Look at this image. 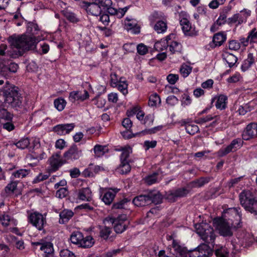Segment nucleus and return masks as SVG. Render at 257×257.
<instances>
[{
	"instance_id": "nucleus-10",
	"label": "nucleus",
	"mask_w": 257,
	"mask_h": 257,
	"mask_svg": "<svg viewBox=\"0 0 257 257\" xmlns=\"http://www.w3.org/2000/svg\"><path fill=\"white\" fill-rule=\"evenodd\" d=\"M113 226L114 231L120 234L123 232L128 227L130 222L126 214L119 215L117 217H112L110 219Z\"/></svg>"
},
{
	"instance_id": "nucleus-62",
	"label": "nucleus",
	"mask_w": 257,
	"mask_h": 257,
	"mask_svg": "<svg viewBox=\"0 0 257 257\" xmlns=\"http://www.w3.org/2000/svg\"><path fill=\"white\" fill-rule=\"evenodd\" d=\"M226 14L224 12H222L220 14L219 17L215 22V23L217 25L219 26L224 25L227 21V20H226Z\"/></svg>"
},
{
	"instance_id": "nucleus-3",
	"label": "nucleus",
	"mask_w": 257,
	"mask_h": 257,
	"mask_svg": "<svg viewBox=\"0 0 257 257\" xmlns=\"http://www.w3.org/2000/svg\"><path fill=\"white\" fill-rule=\"evenodd\" d=\"M239 200L244 210L257 218V197L255 193L250 190L244 189L239 195Z\"/></svg>"
},
{
	"instance_id": "nucleus-26",
	"label": "nucleus",
	"mask_w": 257,
	"mask_h": 257,
	"mask_svg": "<svg viewBox=\"0 0 257 257\" xmlns=\"http://www.w3.org/2000/svg\"><path fill=\"white\" fill-rule=\"evenodd\" d=\"M18 183L17 181H15L13 178H11V182L5 187L4 190L2 192V196L7 197L12 195L17 189Z\"/></svg>"
},
{
	"instance_id": "nucleus-49",
	"label": "nucleus",
	"mask_w": 257,
	"mask_h": 257,
	"mask_svg": "<svg viewBox=\"0 0 257 257\" xmlns=\"http://www.w3.org/2000/svg\"><path fill=\"white\" fill-rule=\"evenodd\" d=\"M13 114L9 112L6 109L0 107V120L11 121Z\"/></svg>"
},
{
	"instance_id": "nucleus-6",
	"label": "nucleus",
	"mask_w": 257,
	"mask_h": 257,
	"mask_svg": "<svg viewBox=\"0 0 257 257\" xmlns=\"http://www.w3.org/2000/svg\"><path fill=\"white\" fill-rule=\"evenodd\" d=\"M213 226L217 229L220 235L223 237H230L233 235L231 228H233L231 222L222 215L213 219Z\"/></svg>"
},
{
	"instance_id": "nucleus-18",
	"label": "nucleus",
	"mask_w": 257,
	"mask_h": 257,
	"mask_svg": "<svg viewBox=\"0 0 257 257\" xmlns=\"http://www.w3.org/2000/svg\"><path fill=\"white\" fill-rule=\"evenodd\" d=\"M120 190L119 189L117 188H109L104 193L103 195H101L102 201L105 203V205H109L113 201L116 194Z\"/></svg>"
},
{
	"instance_id": "nucleus-46",
	"label": "nucleus",
	"mask_w": 257,
	"mask_h": 257,
	"mask_svg": "<svg viewBox=\"0 0 257 257\" xmlns=\"http://www.w3.org/2000/svg\"><path fill=\"white\" fill-rule=\"evenodd\" d=\"M168 47H169V51L172 54L181 53L182 46L180 43L173 41L170 42V45Z\"/></svg>"
},
{
	"instance_id": "nucleus-39",
	"label": "nucleus",
	"mask_w": 257,
	"mask_h": 257,
	"mask_svg": "<svg viewBox=\"0 0 257 257\" xmlns=\"http://www.w3.org/2000/svg\"><path fill=\"white\" fill-rule=\"evenodd\" d=\"M166 19L164 13L161 11L154 12L150 17V25H153L154 23Z\"/></svg>"
},
{
	"instance_id": "nucleus-55",
	"label": "nucleus",
	"mask_w": 257,
	"mask_h": 257,
	"mask_svg": "<svg viewBox=\"0 0 257 257\" xmlns=\"http://www.w3.org/2000/svg\"><path fill=\"white\" fill-rule=\"evenodd\" d=\"M0 221H2V224L5 227L8 226L12 223L15 224L16 222V220L14 219H11L8 215H3L2 216V219Z\"/></svg>"
},
{
	"instance_id": "nucleus-44",
	"label": "nucleus",
	"mask_w": 257,
	"mask_h": 257,
	"mask_svg": "<svg viewBox=\"0 0 257 257\" xmlns=\"http://www.w3.org/2000/svg\"><path fill=\"white\" fill-rule=\"evenodd\" d=\"M174 36V34H171L167 36L166 38V42H156L155 44V48L158 51H162L164 49L166 48V47L168 46L171 42H169L171 40L172 37Z\"/></svg>"
},
{
	"instance_id": "nucleus-22",
	"label": "nucleus",
	"mask_w": 257,
	"mask_h": 257,
	"mask_svg": "<svg viewBox=\"0 0 257 257\" xmlns=\"http://www.w3.org/2000/svg\"><path fill=\"white\" fill-rule=\"evenodd\" d=\"M188 16L185 14L183 17L180 20V24L182 26V29L185 35L193 36L195 35L194 33L191 31L192 26L189 20L188 19Z\"/></svg>"
},
{
	"instance_id": "nucleus-61",
	"label": "nucleus",
	"mask_w": 257,
	"mask_h": 257,
	"mask_svg": "<svg viewBox=\"0 0 257 257\" xmlns=\"http://www.w3.org/2000/svg\"><path fill=\"white\" fill-rule=\"evenodd\" d=\"M111 233L110 229L107 227L104 226L102 228L99 232V236L101 238L104 239H107Z\"/></svg>"
},
{
	"instance_id": "nucleus-14",
	"label": "nucleus",
	"mask_w": 257,
	"mask_h": 257,
	"mask_svg": "<svg viewBox=\"0 0 257 257\" xmlns=\"http://www.w3.org/2000/svg\"><path fill=\"white\" fill-rule=\"evenodd\" d=\"M244 141H248L257 138V123L252 122L248 124L241 133Z\"/></svg>"
},
{
	"instance_id": "nucleus-34",
	"label": "nucleus",
	"mask_w": 257,
	"mask_h": 257,
	"mask_svg": "<svg viewBox=\"0 0 257 257\" xmlns=\"http://www.w3.org/2000/svg\"><path fill=\"white\" fill-rule=\"evenodd\" d=\"M131 199L129 198H123L117 202H114L111 207L112 210L114 209H126L128 204L131 202Z\"/></svg>"
},
{
	"instance_id": "nucleus-24",
	"label": "nucleus",
	"mask_w": 257,
	"mask_h": 257,
	"mask_svg": "<svg viewBox=\"0 0 257 257\" xmlns=\"http://www.w3.org/2000/svg\"><path fill=\"white\" fill-rule=\"evenodd\" d=\"M81 156V151L78 150L75 144L73 145L70 149L64 154V157L67 160H77Z\"/></svg>"
},
{
	"instance_id": "nucleus-8",
	"label": "nucleus",
	"mask_w": 257,
	"mask_h": 257,
	"mask_svg": "<svg viewBox=\"0 0 257 257\" xmlns=\"http://www.w3.org/2000/svg\"><path fill=\"white\" fill-rule=\"evenodd\" d=\"M242 138H237L233 139L230 143L225 148L220 149L216 153V156L218 158H222L231 152H235L240 149L243 145Z\"/></svg>"
},
{
	"instance_id": "nucleus-60",
	"label": "nucleus",
	"mask_w": 257,
	"mask_h": 257,
	"mask_svg": "<svg viewBox=\"0 0 257 257\" xmlns=\"http://www.w3.org/2000/svg\"><path fill=\"white\" fill-rule=\"evenodd\" d=\"M68 194V190L66 188L61 187L59 188L56 192V197L59 198H63L66 197Z\"/></svg>"
},
{
	"instance_id": "nucleus-20",
	"label": "nucleus",
	"mask_w": 257,
	"mask_h": 257,
	"mask_svg": "<svg viewBox=\"0 0 257 257\" xmlns=\"http://www.w3.org/2000/svg\"><path fill=\"white\" fill-rule=\"evenodd\" d=\"M62 15L69 23L76 24L81 21L79 16L71 10L65 8L62 13Z\"/></svg>"
},
{
	"instance_id": "nucleus-35",
	"label": "nucleus",
	"mask_w": 257,
	"mask_h": 257,
	"mask_svg": "<svg viewBox=\"0 0 257 257\" xmlns=\"http://www.w3.org/2000/svg\"><path fill=\"white\" fill-rule=\"evenodd\" d=\"M254 63V58L252 53H249L247 55V58L244 60L241 66V70L243 72H245L248 70L252 65Z\"/></svg>"
},
{
	"instance_id": "nucleus-63",
	"label": "nucleus",
	"mask_w": 257,
	"mask_h": 257,
	"mask_svg": "<svg viewBox=\"0 0 257 257\" xmlns=\"http://www.w3.org/2000/svg\"><path fill=\"white\" fill-rule=\"evenodd\" d=\"M240 48V43L238 41L232 40L228 42V48L231 50H238Z\"/></svg>"
},
{
	"instance_id": "nucleus-13",
	"label": "nucleus",
	"mask_w": 257,
	"mask_h": 257,
	"mask_svg": "<svg viewBox=\"0 0 257 257\" xmlns=\"http://www.w3.org/2000/svg\"><path fill=\"white\" fill-rule=\"evenodd\" d=\"M170 252L176 257H187L188 249L184 244L177 239H173Z\"/></svg>"
},
{
	"instance_id": "nucleus-53",
	"label": "nucleus",
	"mask_w": 257,
	"mask_h": 257,
	"mask_svg": "<svg viewBox=\"0 0 257 257\" xmlns=\"http://www.w3.org/2000/svg\"><path fill=\"white\" fill-rule=\"evenodd\" d=\"M7 78L10 76L12 73H16L18 69V65L15 63L11 62L9 64L8 62H7Z\"/></svg>"
},
{
	"instance_id": "nucleus-23",
	"label": "nucleus",
	"mask_w": 257,
	"mask_h": 257,
	"mask_svg": "<svg viewBox=\"0 0 257 257\" xmlns=\"http://www.w3.org/2000/svg\"><path fill=\"white\" fill-rule=\"evenodd\" d=\"M124 25L125 28L133 34H138L140 32L141 27L136 19L126 17L124 20Z\"/></svg>"
},
{
	"instance_id": "nucleus-27",
	"label": "nucleus",
	"mask_w": 257,
	"mask_h": 257,
	"mask_svg": "<svg viewBox=\"0 0 257 257\" xmlns=\"http://www.w3.org/2000/svg\"><path fill=\"white\" fill-rule=\"evenodd\" d=\"M216 99L215 105L217 109L224 110L227 107L228 97L224 94H220L212 99L211 103Z\"/></svg>"
},
{
	"instance_id": "nucleus-47",
	"label": "nucleus",
	"mask_w": 257,
	"mask_h": 257,
	"mask_svg": "<svg viewBox=\"0 0 257 257\" xmlns=\"http://www.w3.org/2000/svg\"><path fill=\"white\" fill-rule=\"evenodd\" d=\"M66 104V101L61 97L55 99L54 101V107L59 111H62L65 107Z\"/></svg>"
},
{
	"instance_id": "nucleus-58",
	"label": "nucleus",
	"mask_w": 257,
	"mask_h": 257,
	"mask_svg": "<svg viewBox=\"0 0 257 257\" xmlns=\"http://www.w3.org/2000/svg\"><path fill=\"white\" fill-rule=\"evenodd\" d=\"M7 61L0 59V76L7 78Z\"/></svg>"
},
{
	"instance_id": "nucleus-51",
	"label": "nucleus",
	"mask_w": 257,
	"mask_h": 257,
	"mask_svg": "<svg viewBox=\"0 0 257 257\" xmlns=\"http://www.w3.org/2000/svg\"><path fill=\"white\" fill-rule=\"evenodd\" d=\"M128 9V7H125L123 8H120L118 10L114 8L115 12L113 11L112 17H114V18H116L117 19L122 18L124 16Z\"/></svg>"
},
{
	"instance_id": "nucleus-19",
	"label": "nucleus",
	"mask_w": 257,
	"mask_h": 257,
	"mask_svg": "<svg viewBox=\"0 0 257 257\" xmlns=\"http://www.w3.org/2000/svg\"><path fill=\"white\" fill-rule=\"evenodd\" d=\"M226 39L227 36L225 32H218L214 35L212 42L209 43V46L212 49L220 47L226 40Z\"/></svg>"
},
{
	"instance_id": "nucleus-50",
	"label": "nucleus",
	"mask_w": 257,
	"mask_h": 257,
	"mask_svg": "<svg viewBox=\"0 0 257 257\" xmlns=\"http://www.w3.org/2000/svg\"><path fill=\"white\" fill-rule=\"evenodd\" d=\"M214 254L216 257H228L229 251L225 247L218 246L214 249Z\"/></svg>"
},
{
	"instance_id": "nucleus-56",
	"label": "nucleus",
	"mask_w": 257,
	"mask_h": 257,
	"mask_svg": "<svg viewBox=\"0 0 257 257\" xmlns=\"http://www.w3.org/2000/svg\"><path fill=\"white\" fill-rule=\"evenodd\" d=\"M154 118L155 117L153 114H148L145 116L142 123L147 127L151 126L153 124Z\"/></svg>"
},
{
	"instance_id": "nucleus-30",
	"label": "nucleus",
	"mask_w": 257,
	"mask_h": 257,
	"mask_svg": "<svg viewBox=\"0 0 257 257\" xmlns=\"http://www.w3.org/2000/svg\"><path fill=\"white\" fill-rule=\"evenodd\" d=\"M66 6V3L61 0H52L49 2V9L54 12H60L62 13Z\"/></svg>"
},
{
	"instance_id": "nucleus-16",
	"label": "nucleus",
	"mask_w": 257,
	"mask_h": 257,
	"mask_svg": "<svg viewBox=\"0 0 257 257\" xmlns=\"http://www.w3.org/2000/svg\"><path fill=\"white\" fill-rule=\"evenodd\" d=\"M209 246L203 244L193 250H188L187 257H209Z\"/></svg>"
},
{
	"instance_id": "nucleus-54",
	"label": "nucleus",
	"mask_w": 257,
	"mask_h": 257,
	"mask_svg": "<svg viewBox=\"0 0 257 257\" xmlns=\"http://www.w3.org/2000/svg\"><path fill=\"white\" fill-rule=\"evenodd\" d=\"M248 39L250 40V44L257 43V29L255 28L252 29L247 34Z\"/></svg>"
},
{
	"instance_id": "nucleus-2",
	"label": "nucleus",
	"mask_w": 257,
	"mask_h": 257,
	"mask_svg": "<svg viewBox=\"0 0 257 257\" xmlns=\"http://www.w3.org/2000/svg\"><path fill=\"white\" fill-rule=\"evenodd\" d=\"M7 85L4 89V101L11 107L16 110L22 109L23 107V97L19 91V89L12 85H10L9 82H6Z\"/></svg>"
},
{
	"instance_id": "nucleus-45",
	"label": "nucleus",
	"mask_w": 257,
	"mask_h": 257,
	"mask_svg": "<svg viewBox=\"0 0 257 257\" xmlns=\"http://www.w3.org/2000/svg\"><path fill=\"white\" fill-rule=\"evenodd\" d=\"M83 234L80 231H77L73 232L70 238L71 243L78 246L81 239H83Z\"/></svg>"
},
{
	"instance_id": "nucleus-17",
	"label": "nucleus",
	"mask_w": 257,
	"mask_h": 257,
	"mask_svg": "<svg viewBox=\"0 0 257 257\" xmlns=\"http://www.w3.org/2000/svg\"><path fill=\"white\" fill-rule=\"evenodd\" d=\"M29 221L40 230L43 228L44 223H46V221L43 216L41 214L36 212L30 215Z\"/></svg>"
},
{
	"instance_id": "nucleus-11",
	"label": "nucleus",
	"mask_w": 257,
	"mask_h": 257,
	"mask_svg": "<svg viewBox=\"0 0 257 257\" xmlns=\"http://www.w3.org/2000/svg\"><path fill=\"white\" fill-rule=\"evenodd\" d=\"M205 226L209 227V229H206L203 228L201 224H196L195 228L197 232L206 243L212 244L214 242L216 237L213 229L209 226L208 224H205Z\"/></svg>"
},
{
	"instance_id": "nucleus-64",
	"label": "nucleus",
	"mask_w": 257,
	"mask_h": 257,
	"mask_svg": "<svg viewBox=\"0 0 257 257\" xmlns=\"http://www.w3.org/2000/svg\"><path fill=\"white\" fill-rule=\"evenodd\" d=\"M179 78L178 74L170 73L167 75L166 79L170 84L174 85L177 82Z\"/></svg>"
},
{
	"instance_id": "nucleus-48",
	"label": "nucleus",
	"mask_w": 257,
	"mask_h": 257,
	"mask_svg": "<svg viewBox=\"0 0 257 257\" xmlns=\"http://www.w3.org/2000/svg\"><path fill=\"white\" fill-rule=\"evenodd\" d=\"M93 150L96 156L101 157L107 152L108 150L106 146L96 145L94 147Z\"/></svg>"
},
{
	"instance_id": "nucleus-59",
	"label": "nucleus",
	"mask_w": 257,
	"mask_h": 257,
	"mask_svg": "<svg viewBox=\"0 0 257 257\" xmlns=\"http://www.w3.org/2000/svg\"><path fill=\"white\" fill-rule=\"evenodd\" d=\"M81 91H73L69 93V100L72 103H74L76 101H79V96Z\"/></svg>"
},
{
	"instance_id": "nucleus-41",
	"label": "nucleus",
	"mask_w": 257,
	"mask_h": 257,
	"mask_svg": "<svg viewBox=\"0 0 257 257\" xmlns=\"http://www.w3.org/2000/svg\"><path fill=\"white\" fill-rule=\"evenodd\" d=\"M124 79V78L120 77L116 87H117V89L124 95H125L128 93V83L127 81Z\"/></svg>"
},
{
	"instance_id": "nucleus-32",
	"label": "nucleus",
	"mask_w": 257,
	"mask_h": 257,
	"mask_svg": "<svg viewBox=\"0 0 257 257\" xmlns=\"http://www.w3.org/2000/svg\"><path fill=\"white\" fill-rule=\"evenodd\" d=\"M154 30L158 34H163L166 32L168 26L167 20H163L159 21L153 23V25H151Z\"/></svg>"
},
{
	"instance_id": "nucleus-36",
	"label": "nucleus",
	"mask_w": 257,
	"mask_h": 257,
	"mask_svg": "<svg viewBox=\"0 0 257 257\" xmlns=\"http://www.w3.org/2000/svg\"><path fill=\"white\" fill-rule=\"evenodd\" d=\"M222 57L230 68L234 66L238 60V58L235 55L226 52H224V53L223 54Z\"/></svg>"
},
{
	"instance_id": "nucleus-1",
	"label": "nucleus",
	"mask_w": 257,
	"mask_h": 257,
	"mask_svg": "<svg viewBox=\"0 0 257 257\" xmlns=\"http://www.w3.org/2000/svg\"><path fill=\"white\" fill-rule=\"evenodd\" d=\"M39 29L37 24L34 22H29L27 25V33L21 36H12L9 38L11 45L17 49L21 55L24 51L34 49L37 41L40 39L36 35Z\"/></svg>"
},
{
	"instance_id": "nucleus-7",
	"label": "nucleus",
	"mask_w": 257,
	"mask_h": 257,
	"mask_svg": "<svg viewBox=\"0 0 257 257\" xmlns=\"http://www.w3.org/2000/svg\"><path fill=\"white\" fill-rule=\"evenodd\" d=\"M95 1L97 2L102 13L99 20L105 26H107L110 21V18L112 17L113 11L115 12L114 8L112 7V2L111 0Z\"/></svg>"
},
{
	"instance_id": "nucleus-52",
	"label": "nucleus",
	"mask_w": 257,
	"mask_h": 257,
	"mask_svg": "<svg viewBox=\"0 0 257 257\" xmlns=\"http://www.w3.org/2000/svg\"><path fill=\"white\" fill-rule=\"evenodd\" d=\"M29 170L26 169H20L13 173L11 178L14 180L15 178H23L29 174Z\"/></svg>"
},
{
	"instance_id": "nucleus-57",
	"label": "nucleus",
	"mask_w": 257,
	"mask_h": 257,
	"mask_svg": "<svg viewBox=\"0 0 257 257\" xmlns=\"http://www.w3.org/2000/svg\"><path fill=\"white\" fill-rule=\"evenodd\" d=\"M30 144V141L28 138H24L15 144L18 148L25 149L27 148Z\"/></svg>"
},
{
	"instance_id": "nucleus-31",
	"label": "nucleus",
	"mask_w": 257,
	"mask_h": 257,
	"mask_svg": "<svg viewBox=\"0 0 257 257\" xmlns=\"http://www.w3.org/2000/svg\"><path fill=\"white\" fill-rule=\"evenodd\" d=\"M95 243V240L91 235H83V239H81L78 243V247L83 248H89L91 247Z\"/></svg>"
},
{
	"instance_id": "nucleus-9",
	"label": "nucleus",
	"mask_w": 257,
	"mask_h": 257,
	"mask_svg": "<svg viewBox=\"0 0 257 257\" xmlns=\"http://www.w3.org/2000/svg\"><path fill=\"white\" fill-rule=\"evenodd\" d=\"M80 8L85 11L88 15L98 17L99 18L102 15L98 6L97 2L95 0H91V2L86 1H80L79 3Z\"/></svg>"
},
{
	"instance_id": "nucleus-5",
	"label": "nucleus",
	"mask_w": 257,
	"mask_h": 257,
	"mask_svg": "<svg viewBox=\"0 0 257 257\" xmlns=\"http://www.w3.org/2000/svg\"><path fill=\"white\" fill-rule=\"evenodd\" d=\"M117 151H121L120 155V163L117 169L121 174H126L131 170L130 164L132 163V161L129 158L130 154L132 153V148L129 146L121 147Z\"/></svg>"
},
{
	"instance_id": "nucleus-37",
	"label": "nucleus",
	"mask_w": 257,
	"mask_h": 257,
	"mask_svg": "<svg viewBox=\"0 0 257 257\" xmlns=\"http://www.w3.org/2000/svg\"><path fill=\"white\" fill-rule=\"evenodd\" d=\"M210 181V177H201L197 179L191 181L190 184L192 185L193 187L199 188L208 183Z\"/></svg>"
},
{
	"instance_id": "nucleus-43",
	"label": "nucleus",
	"mask_w": 257,
	"mask_h": 257,
	"mask_svg": "<svg viewBox=\"0 0 257 257\" xmlns=\"http://www.w3.org/2000/svg\"><path fill=\"white\" fill-rule=\"evenodd\" d=\"M159 175L158 171L154 172L153 173L146 176L144 180L145 182L148 185H152L158 182V176Z\"/></svg>"
},
{
	"instance_id": "nucleus-40",
	"label": "nucleus",
	"mask_w": 257,
	"mask_h": 257,
	"mask_svg": "<svg viewBox=\"0 0 257 257\" xmlns=\"http://www.w3.org/2000/svg\"><path fill=\"white\" fill-rule=\"evenodd\" d=\"M91 196V191L88 187L83 188L78 192V198L82 200L89 201Z\"/></svg>"
},
{
	"instance_id": "nucleus-4",
	"label": "nucleus",
	"mask_w": 257,
	"mask_h": 257,
	"mask_svg": "<svg viewBox=\"0 0 257 257\" xmlns=\"http://www.w3.org/2000/svg\"><path fill=\"white\" fill-rule=\"evenodd\" d=\"M241 211L240 207L228 208L223 211L222 215L231 222L234 228L237 229L242 226Z\"/></svg>"
},
{
	"instance_id": "nucleus-21",
	"label": "nucleus",
	"mask_w": 257,
	"mask_h": 257,
	"mask_svg": "<svg viewBox=\"0 0 257 257\" xmlns=\"http://www.w3.org/2000/svg\"><path fill=\"white\" fill-rule=\"evenodd\" d=\"M74 123L60 124L55 126L53 131L59 135H63L69 134L74 129Z\"/></svg>"
},
{
	"instance_id": "nucleus-29",
	"label": "nucleus",
	"mask_w": 257,
	"mask_h": 257,
	"mask_svg": "<svg viewBox=\"0 0 257 257\" xmlns=\"http://www.w3.org/2000/svg\"><path fill=\"white\" fill-rule=\"evenodd\" d=\"M147 193L136 196L132 201V203L138 207H143L150 205Z\"/></svg>"
},
{
	"instance_id": "nucleus-15",
	"label": "nucleus",
	"mask_w": 257,
	"mask_h": 257,
	"mask_svg": "<svg viewBox=\"0 0 257 257\" xmlns=\"http://www.w3.org/2000/svg\"><path fill=\"white\" fill-rule=\"evenodd\" d=\"M60 152H57L55 154L53 155L49 158V177L51 173L56 172L60 167L66 163V161H63L60 159L61 155Z\"/></svg>"
},
{
	"instance_id": "nucleus-25",
	"label": "nucleus",
	"mask_w": 257,
	"mask_h": 257,
	"mask_svg": "<svg viewBox=\"0 0 257 257\" xmlns=\"http://www.w3.org/2000/svg\"><path fill=\"white\" fill-rule=\"evenodd\" d=\"M181 126H184L186 132L190 135H194L199 132V128L198 125L192 124L190 119H182L181 121Z\"/></svg>"
},
{
	"instance_id": "nucleus-33",
	"label": "nucleus",
	"mask_w": 257,
	"mask_h": 257,
	"mask_svg": "<svg viewBox=\"0 0 257 257\" xmlns=\"http://www.w3.org/2000/svg\"><path fill=\"white\" fill-rule=\"evenodd\" d=\"M74 212L70 209H65L59 213L60 224H66L73 216Z\"/></svg>"
},
{
	"instance_id": "nucleus-28",
	"label": "nucleus",
	"mask_w": 257,
	"mask_h": 257,
	"mask_svg": "<svg viewBox=\"0 0 257 257\" xmlns=\"http://www.w3.org/2000/svg\"><path fill=\"white\" fill-rule=\"evenodd\" d=\"M147 196L149 204L154 203L155 204H161L162 202L163 197L159 191H151L147 193Z\"/></svg>"
},
{
	"instance_id": "nucleus-42",
	"label": "nucleus",
	"mask_w": 257,
	"mask_h": 257,
	"mask_svg": "<svg viewBox=\"0 0 257 257\" xmlns=\"http://www.w3.org/2000/svg\"><path fill=\"white\" fill-rule=\"evenodd\" d=\"M161 103V98L157 93L151 94L148 100V105L151 107H157Z\"/></svg>"
},
{
	"instance_id": "nucleus-38",
	"label": "nucleus",
	"mask_w": 257,
	"mask_h": 257,
	"mask_svg": "<svg viewBox=\"0 0 257 257\" xmlns=\"http://www.w3.org/2000/svg\"><path fill=\"white\" fill-rule=\"evenodd\" d=\"M32 244L35 246H40V250L43 251L45 254L44 257H48V242L44 239H40L39 241L33 242Z\"/></svg>"
},
{
	"instance_id": "nucleus-12",
	"label": "nucleus",
	"mask_w": 257,
	"mask_h": 257,
	"mask_svg": "<svg viewBox=\"0 0 257 257\" xmlns=\"http://www.w3.org/2000/svg\"><path fill=\"white\" fill-rule=\"evenodd\" d=\"M190 190L186 187H179L170 190L166 192V199L171 203H174L179 198L186 197L189 193Z\"/></svg>"
}]
</instances>
